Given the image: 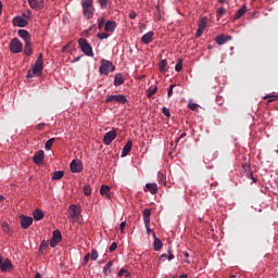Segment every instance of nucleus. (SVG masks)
<instances>
[{"label": "nucleus", "mask_w": 278, "mask_h": 278, "mask_svg": "<svg viewBox=\"0 0 278 278\" xmlns=\"http://www.w3.org/2000/svg\"><path fill=\"white\" fill-rule=\"evenodd\" d=\"M2 229H3L4 233H9L10 225H8V223H2Z\"/></svg>", "instance_id": "37998d69"}, {"label": "nucleus", "mask_w": 278, "mask_h": 278, "mask_svg": "<svg viewBox=\"0 0 278 278\" xmlns=\"http://www.w3.org/2000/svg\"><path fill=\"white\" fill-rule=\"evenodd\" d=\"M125 227H127V222H122L121 225H119V229L123 233V231H125Z\"/></svg>", "instance_id": "603ef678"}, {"label": "nucleus", "mask_w": 278, "mask_h": 278, "mask_svg": "<svg viewBox=\"0 0 278 278\" xmlns=\"http://www.w3.org/2000/svg\"><path fill=\"white\" fill-rule=\"evenodd\" d=\"M68 210L70 218H72L74 223H79V218H81V210L75 204L70 205Z\"/></svg>", "instance_id": "39448f33"}, {"label": "nucleus", "mask_w": 278, "mask_h": 278, "mask_svg": "<svg viewBox=\"0 0 278 278\" xmlns=\"http://www.w3.org/2000/svg\"><path fill=\"white\" fill-rule=\"evenodd\" d=\"M146 229H147V233L149 235V233H152L153 235V230L151 229V222L148 224V225H146Z\"/></svg>", "instance_id": "864d4df0"}, {"label": "nucleus", "mask_w": 278, "mask_h": 278, "mask_svg": "<svg viewBox=\"0 0 278 278\" xmlns=\"http://www.w3.org/2000/svg\"><path fill=\"white\" fill-rule=\"evenodd\" d=\"M46 247H47V244L45 243V241H42L40 244V250L46 249Z\"/></svg>", "instance_id": "0e129e2a"}, {"label": "nucleus", "mask_w": 278, "mask_h": 278, "mask_svg": "<svg viewBox=\"0 0 278 278\" xmlns=\"http://www.w3.org/2000/svg\"><path fill=\"white\" fill-rule=\"evenodd\" d=\"M70 168L72 173H81L84 170V164L79 160H73L70 164Z\"/></svg>", "instance_id": "6e6552de"}, {"label": "nucleus", "mask_w": 278, "mask_h": 278, "mask_svg": "<svg viewBox=\"0 0 278 278\" xmlns=\"http://www.w3.org/2000/svg\"><path fill=\"white\" fill-rule=\"evenodd\" d=\"M143 223L144 225H149L151 223V208L143 210Z\"/></svg>", "instance_id": "aec40b11"}, {"label": "nucleus", "mask_w": 278, "mask_h": 278, "mask_svg": "<svg viewBox=\"0 0 278 278\" xmlns=\"http://www.w3.org/2000/svg\"><path fill=\"white\" fill-rule=\"evenodd\" d=\"M203 31L204 30L202 28H198L197 34H195L197 38H201L203 36Z\"/></svg>", "instance_id": "3c124183"}, {"label": "nucleus", "mask_w": 278, "mask_h": 278, "mask_svg": "<svg viewBox=\"0 0 278 278\" xmlns=\"http://www.w3.org/2000/svg\"><path fill=\"white\" fill-rule=\"evenodd\" d=\"M100 194L102 197H106V199H111V194H110V186L106 185H102L100 188Z\"/></svg>", "instance_id": "6ab92c4d"}, {"label": "nucleus", "mask_w": 278, "mask_h": 278, "mask_svg": "<svg viewBox=\"0 0 278 278\" xmlns=\"http://www.w3.org/2000/svg\"><path fill=\"white\" fill-rule=\"evenodd\" d=\"M157 92V87H154L153 89H148V98L151 99L153 94Z\"/></svg>", "instance_id": "e433bc0d"}, {"label": "nucleus", "mask_w": 278, "mask_h": 278, "mask_svg": "<svg viewBox=\"0 0 278 278\" xmlns=\"http://www.w3.org/2000/svg\"><path fill=\"white\" fill-rule=\"evenodd\" d=\"M242 168H243V173L247 175V177H249L253 181H256L255 178L253 177V173H251V167L249 165H243Z\"/></svg>", "instance_id": "bb28decb"}, {"label": "nucleus", "mask_w": 278, "mask_h": 278, "mask_svg": "<svg viewBox=\"0 0 278 278\" xmlns=\"http://www.w3.org/2000/svg\"><path fill=\"white\" fill-rule=\"evenodd\" d=\"M114 64L108 60H102L100 65V73L102 75H110V73L114 72Z\"/></svg>", "instance_id": "423d86ee"}, {"label": "nucleus", "mask_w": 278, "mask_h": 278, "mask_svg": "<svg viewBox=\"0 0 278 278\" xmlns=\"http://www.w3.org/2000/svg\"><path fill=\"white\" fill-rule=\"evenodd\" d=\"M153 238H154V251H160V249H162V240L157 238L155 232H153Z\"/></svg>", "instance_id": "a878e982"}, {"label": "nucleus", "mask_w": 278, "mask_h": 278, "mask_svg": "<svg viewBox=\"0 0 278 278\" xmlns=\"http://www.w3.org/2000/svg\"><path fill=\"white\" fill-rule=\"evenodd\" d=\"M103 25H105V18H101L98 22V29H103Z\"/></svg>", "instance_id": "c03bdc74"}, {"label": "nucleus", "mask_w": 278, "mask_h": 278, "mask_svg": "<svg viewBox=\"0 0 278 278\" xmlns=\"http://www.w3.org/2000/svg\"><path fill=\"white\" fill-rule=\"evenodd\" d=\"M125 271H126L125 268L119 269L117 277H123L125 275Z\"/></svg>", "instance_id": "052dcab7"}, {"label": "nucleus", "mask_w": 278, "mask_h": 278, "mask_svg": "<svg viewBox=\"0 0 278 278\" xmlns=\"http://www.w3.org/2000/svg\"><path fill=\"white\" fill-rule=\"evenodd\" d=\"M162 113L164 114V116H167V118H170V111L166 109V106L162 108Z\"/></svg>", "instance_id": "ea45409f"}, {"label": "nucleus", "mask_w": 278, "mask_h": 278, "mask_svg": "<svg viewBox=\"0 0 278 278\" xmlns=\"http://www.w3.org/2000/svg\"><path fill=\"white\" fill-rule=\"evenodd\" d=\"M116 249H118V244L116 242H113L110 245L109 251H110V253H112L113 251H116Z\"/></svg>", "instance_id": "79ce46f5"}, {"label": "nucleus", "mask_w": 278, "mask_h": 278, "mask_svg": "<svg viewBox=\"0 0 278 278\" xmlns=\"http://www.w3.org/2000/svg\"><path fill=\"white\" fill-rule=\"evenodd\" d=\"M45 70V61L42 59V54H39L31 70L27 72V79H31L35 75L40 77L42 75V71Z\"/></svg>", "instance_id": "f257e3e1"}, {"label": "nucleus", "mask_w": 278, "mask_h": 278, "mask_svg": "<svg viewBox=\"0 0 278 278\" xmlns=\"http://www.w3.org/2000/svg\"><path fill=\"white\" fill-rule=\"evenodd\" d=\"M175 86H177V85H170V86H169V89H168V91H167V97H168V99H170V98L173 97V88H175Z\"/></svg>", "instance_id": "a18cd8bd"}, {"label": "nucleus", "mask_w": 278, "mask_h": 278, "mask_svg": "<svg viewBox=\"0 0 278 278\" xmlns=\"http://www.w3.org/2000/svg\"><path fill=\"white\" fill-rule=\"evenodd\" d=\"M116 140V130H111L104 135L103 142L104 144H112Z\"/></svg>", "instance_id": "9b49d317"}, {"label": "nucleus", "mask_w": 278, "mask_h": 278, "mask_svg": "<svg viewBox=\"0 0 278 278\" xmlns=\"http://www.w3.org/2000/svg\"><path fill=\"white\" fill-rule=\"evenodd\" d=\"M182 68H184V63L181 61H178L177 64L175 65V71L179 73L181 72Z\"/></svg>", "instance_id": "c9c22d12"}, {"label": "nucleus", "mask_w": 278, "mask_h": 278, "mask_svg": "<svg viewBox=\"0 0 278 278\" xmlns=\"http://www.w3.org/2000/svg\"><path fill=\"white\" fill-rule=\"evenodd\" d=\"M31 10H42L45 8V0H28Z\"/></svg>", "instance_id": "f8f14e48"}, {"label": "nucleus", "mask_w": 278, "mask_h": 278, "mask_svg": "<svg viewBox=\"0 0 278 278\" xmlns=\"http://www.w3.org/2000/svg\"><path fill=\"white\" fill-rule=\"evenodd\" d=\"M123 84H125V78L123 77V74L121 73L115 74L114 86L118 87V86H123Z\"/></svg>", "instance_id": "a211bd4d"}, {"label": "nucleus", "mask_w": 278, "mask_h": 278, "mask_svg": "<svg viewBox=\"0 0 278 278\" xmlns=\"http://www.w3.org/2000/svg\"><path fill=\"white\" fill-rule=\"evenodd\" d=\"M124 277H126V278H131V273H129V271L126 269V271L124 273Z\"/></svg>", "instance_id": "680f3d73"}, {"label": "nucleus", "mask_w": 278, "mask_h": 278, "mask_svg": "<svg viewBox=\"0 0 278 278\" xmlns=\"http://www.w3.org/2000/svg\"><path fill=\"white\" fill-rule=\"evenodd\" d=\"M53 142H55V138H51L49 139L46 144H45V149L46 151H49L51 149V147H53Z\"/></svg>", "instance_id": "473e14b6"}, {"label": "nucleus", "mask_w": 278, "mask_h": 278, "mask_svg": "<svg viewBox=\"0 0 278 278\" xmlns=\"http://www.w3.org/2000/svg\"><path fill=\"white\" fill-rule=\"evenodd\" d=\"M33 161L35 162V164H42V162H45V151L40 150L38 152L35 153Z\"/></svg>", "instance_id": "ddd939ff"}, {"label": "nucleus", "mask_w": 278, "mask_h": 278, "mask_svg": "<svg viewBox=\"0 0 278 278\" xmlns=\"http://www.w3.org/2000/svg\"><path fill=\"white\" fill-rule=\"evenodd\" d=\"M247 14V5H243L241 9H239L235 15V21H238L239 18H242Z\"/></svg>", "instance_id": "b1692460"}, {"label": "nucleus", "mask_w": 278, "mask_h": 278, "mask_svg": "<svg viewBox=\"0 0 278 278\" xmlns=\"http://www.w3.org/2000/svg\"><path fill=\"white\" fill-rule=\"evenodd\" d=\"M264 99H269L268 103H273V101H277V96H265Z\"/></svg>", "instance_id": "a19ab883"}, {"label": "nucleus", "mask_w": 278, "mask_h": 278, "mask_svg": "<svg viewBox=\"0 0 278 278\" xmlns=\"http://www.w3.org/2000/svg\"><path fill=\"white\" fill-rule=\"evenodd\" d=\"M215 40H216L217 45H225V42H227L225 35L217 36Z\"/></svg>", "instance_id": "2f4dec72"}, {"label": "nucleus", "mask_w": 278, "mask_h": 278, "mask_svg": "<svg viewBox=\"0 0 278 278\" xmlns=\"http://www.w3.org/2000/svg\"><path fill=\"white\" fill-rule=\"evenodd\" d=\"M179 278H188V275L182 274V275L179 276Z\"/></svg>", "instance_id": "774afa93"}, {"label": "nucleus", "mask_w": 278, "mask_h": 278, "mask_svg": "<svg viewBox=\"0 0 278 278\" xmlns=\"http://www.w3.org/2000/svg\"><path fill=\"white\" fill-rule=\"evenodd\" d=\"M90 253L86 254L85 257H84V264H88L89 260H90Z\"/></svg>", "instance_id": "6e6d98bb"}, {"label": "nucleus", "mask_w": 278, "mask_h": 278, "mask_svg": "<svg viewBox=\"0 0 278 278\" xmlns=\"http://www.w3.org/2000/svg\"><path fill=\"white\" fill-rule=\"evenodd\" d=\"M52 240H56V241L61 242L62 241V232L58 229L54 230Z\"/></svg>", "instance_id": "7c9ffc66"}, {"label": "nucleus", "mask_w": 278, "mask_h": 278, "mask_svg": "<svg viewBox=\"0 0 278 278\" xmlns=\"http://www.w3.org/2000/svg\"><path fill=\"white\" fill-rule=\"evenodd\" d=\"M166 258H168V255H166V254H162L161 257H160L161 261L166 260Z\"/></svg>", "instance_id": "69168bd1"}, {"label": "nucleus", "mask_w": 278, "mask_h": 278, "mask_svg": "<svg viewBox=\"0 0 278 278\" xmlns=\"http://www.w3.org/2000/svg\"><path fill=\"white\" fill-rule=\"evenodd\" d=\"M146 188L151 194H157V184H147Z\"/></svg>", "instance_id": "393cba45"}, {"label": "nucleus", "mask_w": 278, "mask_h": 278, "mask_svg": "<svg viewBox=\"0 0 278 278\" xmlns=\"http://www.w3.org/2000/svg\"><path fill=\"white\" fill-rule=\"evenodd\" d=\"M113 264H114V263H113L112 261H110V262L106 264L105 267H106V268H112Z\"/></svg>", "instance_id": "e2e57ef3"}, {"label": "nucleus", "mask_w": 278, "mask_h": 278, "mask_svg": "<svg viewBox=\"0 0 278 278\" xmlns=\"http://www.w3.org/2000/svg\"><path fill=\"white\" fill-rule=\"evenodd\" d=\"M20 218H21L22 229H29V227H31L34 223V218L25 215H22Z\"/></svg>", "instance_id": "9d476101"}, {"label": "nucleus", "mask_w": 278, "mask_h": 278, "mask_svg": "<svg viewBox=\"0 0 278 278\" xmlns=\"http://www.w3.org/2000/svg\"><path fill=\"white\" fill-rule=\"evenodd\" d=\"M226 10L225 8H219L217 11V16L220 18L225 14Z\"/></svg>", "instance_id": "09e8293b"}, {"label": "nucleus", "mask_w": 278, "mask_h": 278, "mask_svg": "<svg viewBox=\"0 0 278 278\" xmlns=\"http://www.w3.org/2000/svg\"><path fill=\"white\" fill-rule=\"evenodd\" d=\"M166 66H168V62L166 60L160 61L159 68L161 73H166Z\"/></svg>", "instance_id": "c756f323"}, {"label": "nucleus", "mask_w": 278, "mask_h": 278, "mask_svg": "<svg viewBox=\"0 0 278 278\" xmlns=\"http://www.w3.org/2000/svg\"><path fill=\"white\" fill-rule=\"evenodd\" d=\"M78 45L85 55H88L89 58H94V52H92V47L90 46V43H88V40L81 38L78 40Z\"/></svg>", "instance_id": "7ed1b4c3"}, {"label": "nucleus", "mask_w": 278, "mask_h": 278, "mask_svg": "<svg viewBox=\"0 0 278 278\" xmlns=\"http://www.w3.org/2000/svg\"><path fill=\"white\" fill-rule=\"evenodd\" d=\"M62 177H64L63 170L54 172L52 175V181H58V180L62 179Z\"/></svg>", "instance_id": "cd10ccee"}, {"label": "nucleus", "mask_w": 278, "mask_h": 278, "mask_svg": "<svg viewBox=\"0 0 278 278\" xmlns=\"http://www.w3.org/2000/svg\"><path fill=\"white\" fill-rule=\"evenodd\" d=\"M45 123H40V124H38L36 127H37V129L39 130V131H41V129H45Z\"/></svg>", "instance_id": "bf43d9fd"}, {"label": "nucleus", "mask_w": 278, "mask_h": 278, "mask_svg": "<svg viewBox=\"0 0 278 278\" xmlns=\"http://www.w3.org/2000/svg\"><path fill=\"white\" fill-rule=\"evenodd\" d=\"M12 268H14V266H12L11 260H5L3 262V258L0 257V269L2 270V273H8V271L12 270Z\"/></svg>", "instance_id": "1a4fd4ad"}, {"label": "nucleus", "mask_w": 278, "mask_h": 278, "mask_svg": "<svg viewBox=\"0 0 278 278\" xmlns=\"http://www.w3.org/2000/svg\"><path fill=\"white\" fill-rule=\"evenodd\" d=\"M153 36H155V34L153 31H149V33L144 34L141 37V42H143V45H151V42H153Z\"/></svg>", "instance_id": "4468645a"}, {"label": "nucleus", "mask_w": 278, "mask_h": 278, "mask_svg": "<svg viewBox=\"0 0 278 278\" xmlns=\"http://www.w3.org/2000/svg\"><path fill=\"white\" fill-rule=\"evenodd\" d=\"M98 38L100 40H105V38H110V34H108V33H99L98 34Z\"/></svg>", "instance_id": "58836bf2"}, {"label": "nucleus", "mask_w": 278, "mask_h": 278, "mask_svg": "<svg viewBox=\"0 0 278 278\" xmlns=\"http://www.w3.org/2000/svg\"><path fill=\"white\" fill-rule=\"evenodd\" d=\"M24 53L29 58L31 53H34V49L31 48V41H26L24 46Z\"/></svg>", "instance_id": "4be33fe9"}, {"label": "nucleus", "mask_w": 278, "mask_h": 278, "mask_svg": "<svg viewBox=\"0 0 278 278\" xmlns=\"http://www.w3.org/2000/svg\"><path fill=\"white\" fill-rule=\"evenodd\" d=\"M159 184H166V176L162 173L157 174Z\"/></svg>", "instance_id": "f704fd0d"}, {"label": "nucleus", "mask_w": 278, "mask_h": 278, "mask_svg": "<svg viewBox=\"0 0 278 278\" xmlns=\"http://www.w3.org/2000/svg\"><path fill=\"white\" fill-rule=\"evenodd\" d=\"M58 244H60V241H58V240H55V239H52V240L50 241V247H51L52 249H55V247H58Z\"/></svg>", "instance_id": "49530a36"}, {"label": "nucleus", "mask_w": 278, "mask_h": 278, "mask_svg": "<svg viewBox=\"0 0 278 278\" xmlns=\"http://www.w3.org/2000/svg\"><path fill=\"white\" fill-rule=\"evenodd\" d=\"M13 25L16 27H27V21L21 16H16L13 18Z\"/></svg>", "instance_id": "dca6fc26"}, {"label": "nucleus", "mask_w": 278, "mask_h": 278, "mask_svg": "<svg viewBox=\"0 0 278 278\" xmlns=\"http://www.w3.org/2000/svg\"><path fill=\"white\" fill-rule=\"evenodd\" d=\"M84 194H85L86 197H90V194H92V189L90 188V185H86V186L84 187Z\"/></svg>", "instance_id": "72a5a7b5"}, {"label": "nucleus", "mask_w": 278, "mask_h": 278, "mask_svg": "<svg viewBox=\"0 0 278 278\" xmlns=\"http://www.w3.org/2000/svg\"><path fill=\"white\" fill-rule=\"evenodd\" d=\"M128 16L131 21H135V18L138 16V13H136V11H130Z\"/></svg>", "instance_id": "8fccbe9b"}, {"label": "nucleus", "mask_w": 278, "mask_h": 278, "mask_svg": "<svg viewBox=\"0 0 278 278\" xmlns=\"http://www.w3.org/2000/svg\"><path fill=\"white\" fill-rule=\"evenodd\" d=\"M35 220H42L45 218V212L40 208H36L33 213Z\"/></svg>", "instance_id": "412c9836"}, {"label": "nucleus", "mask_w": 278, "mask_h": 278, "mask_svg": "<svg viewBox=\"0 0 278 278\" xmlns=\"http://www.w3.org/2000/svg\"><path fill=\"white\" fill-rule=\"evenodd\" d=\"M101 8H108V0H99Z\"/></svg>", "instance_id": "5fc2aeb1"}, {"label": "nucleus", "mask_w": 278, "mask_h": 278, "mask_svg": "<svg viewBox=\"0 0 278 278\" xmlns=\"http://www.w3.org/2000/svg\"><path fill=\"white\" fill-rule=\"evenodd\" d=\"M168 251V256H167V260H174L175 258V255H173V252L170 251V248L167 250Z\"/></svg>", "instance_id": "4d7b16f0"}, {"label": "nucleus", "mask_w": 278, "mask_h": 278, "mask_svg": "<svg viewBox=\"0 0 278 278\" xmlns=\"http://www.w3.org/2000/svg\"><path fill=\"white\" fill-rule=\"evenodd\" d=\"M131 147H134V141L128 140L125 147L123 148L122 157H127V155H129V153L131 152Z\"/></svg>", "instance_id": "2eb2a0df"}, {"label": "nucleus", "mask_w": 278, "mask_h": 278, "mask_svg": "<svg viewBox=\"0 0 278 278\" xmlns=\"http://www.w3.org/2000/svg\"><path fill=\"white\" fill-rule=\"evenodd\" d=\"M17 35L20 36V38H23L24 42H30L31 41V36H29V31H27L25 29H20L17 31Z\"/></svg>", "instance_id": "f3484780"}, {"label": "nucleus", "mask_w": 278, "mask_h": 278, "mask_svg": "<svg viewBox=\"0 0 278 278\" xmlns=\"http://www.w3.org/2000/svg\"><path fill=\"white\" fill-rule=\"evenodd\" d=\"M90 257L92 262H96V260L99 258V252H97V250H92Z\"/></svg>", "instance_id": "4c0bfd02"}, {"label": "nucleus", "mask_w": 278, "mask_h": 278, "mask_svg": "<svg viewBox=\"0 0 278 278\" xmlns=\"http://www.w3.org/2000/svg\"><path fill=\"white\" fill-rule=\"evenodd\" d=\"M188 106H189V109H190L192 112H197V108H199V104H197V103H190Z\"/></svg>", "instance_id": "de8ad7c7"}, {"label": "nucleus", "mask_w": 278, "mask_h": 278, "mask_svg": "<svg viewBox=\"0 0 278 278\" xmlns=\"http://www.w3.org/2000/svg\"><path fill=\"white\" fill-rule=\"evenodd\" d=\"M105 103H119L125 105L127 103V97L125 94H111L105 98Z\"/></svg>", "instance_id": "20e7f679"}, {"label": "nucleus", "mask_w": 278, "mask_h": 278, "mask_svg": "<svg viewBox=\"0 0 278 278\" xmlns=\"http://www.w3.org/2000/svg\"><path fill=\"white\" fill-rule=\"evenodd\" d=\"M35 278H42V276L40 275V273H36Z\"/></svg>", "instance_id": "338daca9"}, {"label": "nucleus", "mask_w": 278, "mask_h": 278, "mask_svg": "<svg viewBox=\"0 0 278 278\" xmlns=\"http://www.w3.org/2000/svg\"><path fill=\"white\" fill-rule=\"evenodd\" d=\"M11 53H21L23 51V42L18 38H13L10 42Z\"/></svg>", "instance_id": "0eeeda50"}, {"label": "nucleus", "mask_w": 278, "mask_h": 278, "mask_svg": "<svg viewBox=\"0 0 278 278\" xmlns=\"http://www.w3.org/2000/svg\"><path fill=\"white\" fill-rule=\"evenodd\" d=\"M205 27H207V17H202L199 22L198 29L205 30Z\"/></svg>", "instance_id": "c85d7f7f"}, {"label": "nucleus", "mask_w": 278, "mask_h": 278, "mask_svg": "<svg viewBox=\"0 0 278 278\" xmlns=\"http://www.w3.org/2000/svg\"><path fill=\"white\" fill-rule=\"evenodd\" d=\"M24 18H29L31 16V11L27 10L26 13H23Z\"/></svg>", "instance_id": "13d9d810"}, {"label": "nucleus", "mask_w": 278, "mask_h": 278, "mask_svg": "<svg viewBox=\"0 0 278 278\" xmlns=\"http://www.w3.org/2000/svg\"><path fill=\"white\" fill-rule=\"evenodd\" d=\"M84 15L88 21L94 16V7L92 5V0H85L81 2Z\"/></svg>", "instance_id": "f03ea898"}, {"label": "nucleus", "mask_w": 278, "mask_h": 278, "mask_svg": "<svg viewBox=\"0 0 278 278\" xmlns=\"http://www.w3.org/2000/svg\"><path fill=\"white\" fill-rule=\"evenodd\" d=\"M105 31H114L116 29V22L108 21L104 26Z\"/></svg>", "instance_id": "5701e85b"}]
</instances>
